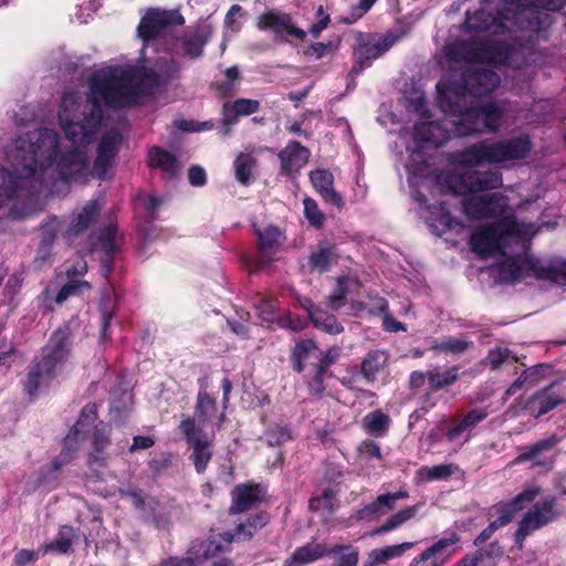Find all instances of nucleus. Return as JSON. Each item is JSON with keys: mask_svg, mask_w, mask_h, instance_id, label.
<instances>
[{"mask_svg": "<svg viewBox=\"0 0 566 566\" xmlns=\"http://www.w3.org/2000/svg\"><path fill=\"white\" fill-rule=\"evenodd\" d=\"M59 134L50 128H40L20 136L8 154L12 167L0 165V207L12 199L19 189L18 179L42 175L57 158Z\"/></svg>", "mask_w": 566, "mask_h": 566, "instance_id": "nucleus-1", "label": "nucleus"}, {"mask_svg": "<svg viewBox=\"0 0 566 566\" xmlns=\"http://www.w3.org/2000/svg\"><path fill=\"white\" fill-rule=\"evenodd\" d=\"M453 193L464 196L462 207L470 220L501 217L507 208V197L500 192L475 195L478 192L501 188L502 174L499 170H468L449 177Z\"/></svg>", "mask_w": 566, "mask_h": 566, "instance_id": "nucleus-2", "label": "nucleus"}, {"mask_svg": "<svg viewBox=\"0 0 566 566\" xmlns=\"http://www.w3.org/2000/svg\"><path fill=\"white\" fill-rule=\"evenodd\" d=\"M438 105L448 115L454 116L453 132L459 137L497 133L504 123L505 108L496 101L467 105L459 90L441 91L437 84Z\"/></svg>", "mask_w": 566, "mask_h": 566, "instance_id": "nucleus-3", "label": "nucleus"}, {"mask_svg": "<svg viewBox=\"0 0 566 566\" xmlns=\"http://www.w3.org/2000/svg\"><path fill=\"white\" fill-rule=\"evenodd\" d=\"M74 333L70 322L63 323L49 336L39 354L33 357L23 381V391L35 397L43 384L53 381L72 357Z\"/></svg>", "mask_w": 566, "mask_h": 566, "instance_id": "nucleus-4", "label": "nucleus"}, {"mask_svg": "<svg viewBox=\"0 0 566 566\" xmlns=\"http://www.w3.org/2000/svg\"><path fill=\"white\" fill-rule=\"evenodd\" d=\"M340 354L338 346L321 350L314 339L298 338L291 349L290 363L294 373H304L310 392L321 397L326 389L325 380L333 376L329 368L338 361Z\"/></svg>", "mask_w": 566, "mask_h": 566, "instance_id": "nucleus-5", "label": "nucleus"}, {"mask_svg": "<svg viewBox=\"0 0 566 566\" xmlns=\"http://www.w3.org/2000/svg\"><path fill=\"white\" fill-rule=\"evenodd\" d=\"M533 149V142L527 134L493 143L478 142L457 154V161L462 167L474 168L484 164H501L525 159Z\"/></svg>", "mask_w": 566, "mask_h": 566, "instance_id": "nucleus-6", "label": "nucleus"}, {"mask_svg": "<svg viewBox=\"0 0 566 566\" xmlns=\"http://www.w3.org/2000/svg\"><path fill=\"white\" fill-rule=\"evenodd\" d=\"M130 83L132 74L128 71L117 73L113 67L96 71L88 80L87 98L104 103L111 108L125 107L138 96Z\"/></svg>", "mask_w": 566, "mask_h": 566, "instance_id": "nucleus-7", "label": "nucleus"}, {"mask_svg": "<svg viewBox=\"0 0 566 566\" xmlns=\"http://www.w3.org/2000/svg\"><path fill=\"white\" fill-rule=\"evenodd\" d=\"M566 4V0H504L501 18L515 23L528 22L530 27L539 28L548 14L543 11H558Z\"/></svg>", "mask_w": 566, "mask_h": 566, "instance_id": "nucleus-8", "label": "nucleus"}, {"mask_svg": "<svg viewBox=\"0 0 566 566\" xmlns=\"http://www.w3.org/2000/svg\"><path fill=\"white\" fill-rule=\"evenodd\" d=\"M396 41L397 36L394 33H387L381 36L373 33H359L353 52L354 65L349 74L359 75L371 65L374 60L389 51Z\"/></svg>", "mask_w": 566, "mask_h": 566, "instance_id": "nucleus-9", "label": "nucleus"}, {"mask_svg": "<svg viewBox=\"0 0 566 566\" xmlns=\"http://www.w3.org/2000/svg\"><path fill=\"white\" fill-rule=\"evenodd\" d=\"M179 429L184 434L186 443L192 450L189 460L192 462L196 472L198 474L205 473L213 457L212 441L197 426L195 418L187 417L184 419L179 424Z\"/></svg>", "mask_w": 566, "mask_h": 566, "instance_id": "nucleus-10", "label": "nucleus"}, {"mask_svg": "<svg viewBox=\"0 0 566 566\" xmlns=\"http://www.w3.org/2000/svg\"><path fill=\"white\" fill-rule=\"evenodd\" d=\"M462 84L454 87L442 88V92L449 90H459L465 99V93L474 98H482L490 96L500 85L501 76L493 70L473 66L465 70L462 74Z\"/></svg>", "mask_w": 566, "mask_h": 566, "instance_id": "nucleus-11", "label": "nucleus"}, {"mask_svg": "<svg viewBox=\"0 0 566 566\" xmlns=\"http://www.w3.org/2000/svg\"><path fill=\"white\" fill-rule=\"evenodd\" d=\"M185 18L178 10H161L150 8L142 17L137 34L144 44H149L166 32L169 27L182 25Z\"/></svg>", "mask_w": 566, "mask_h": 566, "instance_id": "nucleus-12", "label": "nucleus"}, {"mask_svg": "<svg viewBox=\"0 0 566 566\" xmlns=\"http://www.w3.org/2000/svg\"><path fill=\"white\" fill-rule=\"evenodd\" d=\"M565 402L566 396L560 389L559 381H553L531 395L525 401L524 409L531 416L539 418Z\"/></svg>", "mask_w": 566, "mask_h": 566, "instance_id": "nucleus-13", "label": "nucleus"}, {"mask_svg": "<svg viewBox=\"0 0 566 566\" xmlns=\"http://www.w3.org/2000/svg\"><path fill=\"white\" fill-rule=\"evenodd\" d=\"M266 496V489L254 481L238 484L231 491V504L228 509L230 515L252 510L258 504L262 503Z\"/></svg>", "mask_w": 566, "mask_h": 566, "instance_id": "nucleus-14", "label": "nucleus"}, {"mask_svg": "<svg viewBox=\"0 0 566 566\" xmlns=\"http://www.w3.org/2000/svg\"><path fill=\"white\" fill-rule=\"evenodd\" d=\"M280 230L273 226L266 227L263 231L258 230L259 254L245 260V265L251 273L262 271L272 262L273 254L277 251L280 245Z\"/></svg>", "mask_w": 566, "mask_h": 566, "instance_id": "nucleus-15", "label": "nucleus"}, {"mask_svg": "<svg viewBox=\"0 0 566 566\" xmlns=\"http://www.w3.org/2000/svg\"><path fill=\"white\" fill-rule=\"evenodd\" d=\"M120 137L104 135L97 145V156L93 163L91 175L98 180L113 177V166L118 153Z\"/></svg>", "mask_w": 566, "mask_h": 566, "instance_id": "nucleus-16", "label": "nucleus"}, {"mask_svg": "<svg viewBox=\"0 0 566 566\" xmlns=\"http://www.w3.org/2000/svg\"><path fill=\"white\" fill-rule=\"evenodd\" d=\"M460 541L457 533L443 537L419 554L409 566H443L457 552L454 545Z\"/></svg>", "mask_w": 566, "mask_h": 566, "instance_id": "nucleus-17", "label": "nucleus"}, {"mask_svg": "<svg viewBox=\"0 0 566 566\" xmlns=\"http://www.w3.org/2000/svg\"><path fill=\"white\" fill-rule=\"evenodd\" d=\"M271 522V514L261 510L248 515L244 521L239 522L232 531L220 533L223 541L231 545L233 542H248Z\"/></svg>", "mask_w": 566, "mask_h": 566, "instance_id": "nucleus-18", "label": "nucleus"}, {"mask_svg": "<svg viewBox=\"0 0 566 566\" xmlns=\"http://www.w3.org/2000/svg\"><path fill=\"white\" fill-rule=\"evenodd\" d=\"M562 441V437L552 434L545 439L535 442L532 446H526L522 449V452L516 457L517 463L532 462L534 467H552L555 458L548 457Z\"/></svg>", "mask_w": 566, "mask_h": 566, "instance_id": "nucleus-19", "label": "nucleus"}, {"mask_svg": "<svg viewBox=\"0 0 566 566\" xmlns=\"http://www.w3.org/2000/svg\"><path fill=\"white\" fill-rule=\"evenodd\" d=\"M87 167L88 160L86 153L77 148L64 151L56 161V172L60 179L65 182L82 179Z\"/></svg>", "mask_w": 566, "mask_h": 566, "instance_id": "nucleus-20", "label": "nucleus"}, {"mask_svg": "<svg viewBox=\"0 0 566 566\" xmlns=\"http://www.w3.org/2000/svg\"><path fill=\"white\" fill-rule=\"evenodd\" d=\"M311 151L297 140H290L281 149L277 157L280 159V174L285 177H294L308 163Z\"/></svg>", "mask_w": 566, "mask_h": 566, "instance_id": "nucleus-21", "label": "nucleus"}, {"mask_svg": "<svg viewBox=\"0 0 566 566\" xmlns=\"http://www.w3.org/2000/svg\"><path fill=\"white\" fill-rule=\"evenodd\" d=\"M503 238V231L499 224H489L481 228L470 235L469 243L471 250L481 259L489 258L494 251L500 249Z\"/></svg>", "mask_w": 566, "mask_h": 566, "instance_id": "nucleus-22", "label": "nucleus"}, {"mask_svg": "<svg viewBox=\"0 0 566 566\" xmlns=\"http://www.w3.org/2000/svg\"><path fill=\"white\" fill-rule=\"evenodd\" d=\"M98 417L97 405L95 402L86 403L74 426L71 428L67 436L64 438L63 448L69 451H76L78 443L84 439L85 433L92 426H95V421Z\"/></svg>", "mask_w": 566, "mask_h": 566, "instance_id": "nucleus-23", "label": "nucleus"}, {"mask_svg": "<svg viewBox=\"0 0 566 566\" xmlns=\"http://www.w3.org/2000/svg\"><path fill=\"white\" fill-rule=\"evenodd\" d=\"M112 427L108 423L99 421L94 426L92 437V452L87 458V465L91 470L105 468L107 458L104 455L105 450L111 446Z\"/></svg>", "mask_w": 566, "mask_h": 566, "instance_id": "nucleus-24", "label": "nucleus"}, {"mask_svg": "<svg viewBox=\"0 0 566 566\" xmlns=\"http://www.w3.org/2000/svg\"><path fill=\"white\" fill-rule=\"evenodd\" d=\"M209 41V33L202 27H197L187 31L180 39H175L174 42L166 48V51L175 52L177 44L180 42L182 54L189 59H198L203 54V48Z\"/></svg>", "mask_w": 566, "mask_h": 566, "instance_id": "nucleus-25", "label": "nucleus"}, {"mask_svg": "<svg viewBox=\"0 0 566 566\" xmlns=\"http://www.w3.org/2000/svg\"><path fill=\"white\" fill-rule=\"evenodd\" d=\"M515 54V46L505 41L480 43V62H486L492 65L512 66Z\"/></svg>", "mask_w": 566, "mask_h": 566, "instance_id": "nucleus-26", "label": "nucleus"}, {"mask_svg": "<svg viewBox=\"0 0 566 566\" xmlns=\"http://www.w3.org/2000/svg\"><path fill=\"white\" fill-rule=\"evenodd\" d=\"M229 549L230 545L223 541L219 533L208 538H196L191 541L187 549V555H189L192 563L196 564V562L207 560Z\"/></svg>", "mask_w": 566, "mask_h": 566, "instance_id": "nucleus-27", "label": "nucleus"}, {"mask_svg": "<svg viewBox=\"0 0 566 566\" xmlns=\"http://www.w3.org/2000/svg\"><path fill=\"white\" fill-rule=\"evenodd\" d=\"M310 180L322 199L338 209L345 205L343 197L334 189V176L327 169H315L310 172Z\"/></svg>", "mask_w": 566, "mask_h": 566, "instance_id": "nucleus-28", "label": "nucleus"}, {"mask_svg": "<svg viewBox=\"0 0 566 566\" xmlns=\"http://www.w3.org/2000/svg\"><path fill=\"white\" fill-rule=\"evenodd\" d=\"M291 20L289 14H277L273 11H269L259 17L256 25L260 30H272L276 35H282V33L285 32L289 35L304 40L306 32L293 25Z\"/></svg>", "mask_w": 566, "mask_h": 566, "instance_id": "nucleus-29", "label": "nucleus"}, {"mask_svg": "<svg viewBox=\"0 0 566 566\" xmlns=\"http://www.w3.org/2000/svg\"><path fill=\"white\" fill-rule=\"evenodd\" d=\"M528 270L537 280L566 285V259H554L547 263L539 260L528 262Z\"/></svg>", "mask_w": 566, "mask_h": 566, "instance_id": "nucleus-30", "label": "nucleus"}, {"mask_svg": "<svg viewBox=\"0 0 566 566\" xmlns=\"http://www.w3.org/2000/svg\"><path fill=\"white\" fill-rule=\"evenodd\" d=\"M339 260L337 245L327 241H321L316 249L308 255V268L313 272L326 273Z\"/></svg>", "mask_w": 566, "mask_h": 566, "instance_id": "nucleus-31", "label": "nucleus"}, {"mask_svg": "<svg viewBox=\"0 0 566 566\" xmlns=\"http://www.w3.org/2000/svg\"><path fill=\"white\" fill-rule=\"evenodd\" d=\"M99 212L97 200H90L72 220L64 234L66 239L73 240L84 233L97 220Z\"/></svg>", "mask_w": 566, "mask_h": 566, "instance_id": "nucleus-32", "label": "nucleus"}, {"mask_svg": "<svg viewBox=\"0 0 566 566\" xmlns=\"http://www.w3.org/2000/svg\"><path fill=\"white\" fill-rule=\"evenodd\" d=\"M503 555L502 546L494 541L473 553L464 555L457 566H495L496 560Z\"/></svg>", "mask_w": 566, "mask_h": 566, "instance_id": "nucleus-33", "label": "nucleus"}, {"mask_svg": "<svg viewBox=\"0 0 566 566\" xmlns=\"http://www.w3.org/2000/svg\"><path fill=\"white\" fill-rule=\"evenodd\" d=\"M533 259L511 256L499 264V279L502 283L513 284L528 275V262Z\"/></svg>", "mask_w": 566, "mask_h": 566, "instance_id": "nucleus-34", "label": "nucleus"}, {"mask_svg": "<svg viewBox=\"0 0 566 566\" xmlns=\"http://www.w3.org/2000/svg\"><path fill=\"white\" fill-rule=\"evenodd\" d=\"M428 210L430 212L428 226L431 228L433 233L442 235L452 230L457 224L455 219L450 213L447 202L442 201L437 206H429Z\"/></svg>", "mask_w": 566, "mask_h": 566, "instance_id": "nucleus-35", "label": "nucleus"}, {"mask_svg": "<svg viewBox=\"0 0 566 566\" xmlns=\"http://www.w3.org/2000/svg\"><path fill=\"white\" fill-rule=\"evenodd\" d=\"M527 512L542 527L557 521L562 515L557 507V499L553 495L535 502Z\"/></svg>", "mask_w": 566, "mask_h": 566, "instance_id": "nucleus-36", "label": "nucleus"}, {"mask_svg": "<svg viewBox=\"0 0 566 566\" xmlns=\"http://www.w3.org/2000/svg\"><path fill=\"white\" fill-rule=\"evenodd\" d=\"M75 530L67 524L61 525L55 538L42 545L43 554L55 553L59 555H69L73 553V542Z\"/></svg>", "mask_w": 566, "mask_h": 566, "instance_id": "nucleus-37", "label": "nucleus"}, {"mask_svg": "<svg viewBox=\"0 0 566 566\" xmlns=\"http://www.w3.org/2000/svg\"><path fill=\"white\" fill-rule=\"evenodd\" d=\"M389 355L386 350H369L360 364V373L367 382L375 381L377 375L387 366Z\"/></svg>", "mask_w": 566, "mask_h": 566, "instance_id": "nucleus-38", "label": "nucleus"}, {"mask_svg": "<svg viewBox=\"0 0 566 566\" xmlns=\"http://www.w3.org/2000/svg\"><path fill=\"white\" fill-rule=\"evenodd\" d=\"M327 554V549L324 545L318 543H308L294 551L289 559L285 562V566H305L314 563Z\"/></svg>", "mask_w": 566, "mask_h": 566, "instance_id": "nucleus-39", "label": "nucleus"}, {"mask_svg": "<svg viewBox=\"0 0 566 566\" xmlns=\"http://www.w3.org/2000/svg\"><path fill=\"white\" fill-rule=\"evenodd\" d=\"M200 389L197 394L195 413L201 423H206L218 411L217 400L207 391L206 379H199Z\"/></svg>", "mask_w": 566, "mask_h": 566, "instance_id": "nucleus-40", "label": "nucleus"}, {"mask_svg": "<svg viewBox=\"0 0 566 566\" xmlns=\"http://www.w3.org/2000/svg\"><path fill=\"white\" fill-rule=\"evenodd\" d=\"M459 369V366L452 365L444 370L438 367L428 370L427 378L431 391H439L457 382L460 377Z\"/></svg>", "mask_w": 566, "mask_h": 566, "instance_id": "nucleus-41", "label": "nucleus"}, {"mask_svg": "<svg viewBox=\"0 0 566 566\" xmlns=\"http://www.w3.org/2000/svg\"><path fill=\"white\" fill-rule=\"evenodd\" d=\"M446 56L451 62H480V44L457 42L447 46Z\"/></svg>", "mask_w": 566, "mask_h": 566, "instance_id": "nucleus-42", "label": "nucleus"}, {"mask_svg": "<svg viewBox=\"0 0 566 566\" xmlns=\"http://www.w3.org/2000/svg\"><path fill=\"white\" fill-rule=\"evenodd\" d=\"M148 161L149 166L154 168H160L165 172L175 176L178 171V160L177 157L158 146H154L148 153Z\"/></svg>", "mask_w": 566, "mask_h": 566, "instance_id": "nucleus-43", "label": "nucleus"}, {"mask_svg": "<svg viewBox=\"0 0 566 566\" xmlns=\"http://www.w3.org/2000/svg\"><path fill=\"white\" fill-rule=\"evenodd\" d=\"M547 367V365L538 364L524 369L517 379L507 388L506 395L513 396L524 386H535L544 377V371Z\"/></svg>", "mask_w": 566, "mask_h": 566, "instance_id": "nucleus-44", "label": "nucleus"}, {"mask_svg": "<svg viewBox=\"0 0 566 566\" xmlns=\"http://www.w3.org/2000/svg\"><path fill=\"white\" fill-rule=\"evenodd\" d=\"M412 543H402L384 548H375L368 554V565H381L388 560L401 556L406 551L412 547Z\"/></svg>", "mask_w": 566, "mask_h": 566, "instance_id": "nucleus-45", "label": "nucleus"}, {"mask_svg": "<svg viewBox=\"0 0 566 566\" xmlns=\"http://www.w3.org/2000/svg\"><path fill=\"white\" fill-rule=\"evenodd\" d=\"M418 513V506H407L403 510H400L399 512L392 514L389 516L382 525L378 526L373 531V535H382L385 533L391 532L398 527H400L402 524L408 522L409 520L413 518Z\"/></svg>", "mask_w": 566, "mask_h": 566, "instance_id": "nucleus-46", "label": "nucleus"}, {"mask_svg": "<svg viewBox=\"0 0 566 566\" xmlns=\"http://www.w3.org/2000/svg\"><path fill=\"white\" fill-rule=\"evenodd\" d=\"M473 342L468 339L465 335L461 338L455 336H447L443 340L436 343L431 346V350L436 353L458 355L467 352L473 347Z\"/></svg>", "mask_w": 566, "mask_h": 566, "instance_id": "nucleus-47", "label": "nucleus"}, {"mask_svg": "<svg viewBox=\"0 0 566 566\" xmlns=\"http://www.w3.org/2000/svg\"><path fill=\"white\" fill-rule=\"evenodd\" d=\"M313 326L319 331H323L331 335H337L343 333L344 327L337 319V317L322 308L312 314L310 319Z\"/></svg>", "mask_w": 566, "mask_h": 566, "instance_id": "nucleus-48", "label": "nucleus"}, {"mask_svg": "<svg viewBox=\"0 0 566 566\" xmlns=\"http://www.w3.org/2000/svg\"><path fill=\"white\" fill-rule=\"evenodd\" d=\"M389 416L381 410L371 411L364 418V426L367 432L374 437H384L389 429Z\"/></svg>", "mask_w": 566, "mask_h": 566, "instance_id": "nucleus-49", "label": "nucleus"}, {"mask_svg": "<svg viewBox=\"0 0 566 566\" xmlns=\"http://www.w3.org/2000/svg\"><path fill=\"white\" fill-rule=\"evenodd\" d=\"M59 118L67 139L73 144H80L86 140L91 132L86 125L82 122L64 120L62 113L60 112Z\"/></svg>", "mask_w": 566, "mask_h": 566, "instance_id": "nucleus-50", "label": "nucleus"}, {"mask_svg": "<svg viewBox=\"0 0 566 566\" xmlns=\"http://www.w3.org/2000/svg\"><path fill=\"white\" fill-rule=\"evenodd\" d=\"M516 360V356L509 348L497 346L489 350L484 364L492 370H497L504 364H513Z\"/></svg>", "mask_w": 566, "mask_h": 566, "instance_id": "nucleus-51", "label": "nucleus"}, {"mask_svg": "<svg viewBox=\"0 0 566 566\" xmlns=\"http://www.w3.org/2000/svg\"><path fill=\"white\" fill-rule=\"evenodd\" d=\"M254 159L247 154H239L234 159V174L235 179L244 186H248L252 181V166L254 164Z\"/></svg>", "mask_w": 566, "mask_h": 566, "instance_id": "nucleus-52", "label": "nucleus"}, {"mask_svg": "<svg viewBox=\"0 0 566 566\" xmlns=\"http://www.w3.org/2000/svg\"><path fill=\"white\" fill-rule=\"evenodd\" d=\"M255 307L263 321L273 322L277 318L276 310L279 307V301L274 296L258 294Z\"/></svg>", "mask_w": 566, "mask_h": 566, "instance_id": "nucleus-53", "label": "nucleus"}, {"mask_svg": "<svg viewBox=\"0 0 566 566\" xmlns=\"http://www.w3.org/2000/svg\"><path fill=\"white\" fill-rule=\"evenodd\" d=\"M542 526L535 522L534 517L526 512L518 523L517 530L514 533V543L518 548L524 547L526 537L533 534L535 531L541 530Z\"/></svg>", "mask_w": 566, "mask_h": 566, "instance_id": "nucleus-54", "label": "nucleus"}, {"mask_svg": "<svg viewBox=\"0 0 566 566\" xmlns=\"http://www.w3.org/2000/svg\"><path fill=\"white\" fill-rule=\"evenodd\" d=\"M542 526L535 522L534 517L526 512L518 523L517 530L514 533V543L518 548L524 547L526 537L533 534L535 531L541 530Z\"/></svg>", "mask_w": 566, "mask_h": 566, "instance_id": "nucleus-55", "label": "nucleus"}, {"mask_svg": "<svg viewBox=\"0 0 566 566\" xmlns=\"http://www.w3.org/2000/svg\"><path fill=\"white\" fill-rule=\"evenodd\" d=\"M91 284L84 280H70L57 292L55 302L62 304L72 296H78L84 290H90Z\"/></svg>", "mask_w": 566, "mask_h": 566, "instance_id": "nucleus-56", "label": "nucleus"}, {"mask_svg": "<svg viewBox=\"0 0 566 566\" xmlns=\"http://www.w3.org/2000/svg\"><path fill=\"white\" fill-rule=\"evenodd\" d=\"M495 18L483 10L475 11L473 15H468L465 20L467 28L474 32H486L490 30Z\"/></svg>", "mask_w": 566, "mask_h": 566, "instance_id": "nucleus-57", "label": "nucleus"}, {"mask_svg": "<svg viewBox=\"0 0 566 566\" xmlns=\"http://www.w3.org/2000/svg\"><path fill=\"white\" fill-rule=\"evenodd\" d=\"M155 66L164 83L180 77V64L175 59H157Z\"/></svg>", "mask_w": 566, "mask_h": 566, "instance_id": "nucleus-58", "label": "nucleus"}, {"mask_svg": "<svg viewBox=\"0 0 566 566\" xmlns=\"http://www.w3.org/2000/svg\"><path fill=\"white\" fill-rule=\"evenodd\" d=\"M304 216L311 227L321 229L325 221V214L319 210L317 202L310 197L303 200Z\"/></svg>", "mask_w": 566, "mask_h": 566, "instance_id": "nucleus-59", "label": "nucleus"}, {"mask_svg": "<svg viewBox=\"0 0 566 566\" xmlns=\"http://www.w3.org/2000/svg\"><path fill=\"white\" fill-rule=\"evenodd\" d=\"M136 77L138 78L139 85L148 91L156 90L164 84L158 71L151 67H140L136 72Z\"/></svg>", "mask_w": 566, "mask_h": 566, "instance_id": "nucleus-60", "label": "nucleus"}, {"mask_svg": "<svg viewBox=\"0 0 566 566\" xmlns=\"http://www.w3.org/2000/svg\"><path fill=\"white\" fill-rule=\"evenodd\" d=\"M116 235L117 230L115 227H106L98 235V245L103 254L111 255L116 252Z\"/></svg>", "mask_w": 566, "mask_h": 566, "instance_id": "nucleus-61", "label": "nucleus"}, {"mask_svg": "<svg viewBox=\"0 0 566 566\" xmlns=\"http://www.w3.org/2000/svg\"><path fill=\"white\" fill-rule=\"evenodd\" d=\"M437 126L433 123H420L415 125L413 139L417 143L433 144L439 146V140L434 137L433 130Z\"/></svg>", "mask_w": 566, "mask_h": 566, "instance_id": "nucleus-62", "label": "nucleus"}, {"mask_svg": "<svg viewBox=\"0 0 566 566\" xmlns=\"http://www.w3.org/2000/svg\"><path fill=\"white\" fill-rule=\"evenodd\" d=\"M61 229V222L55 216L49 217L43 223H41V241L42 243L54 244L57 233Z\"/></svg>", "mask_w": 566, "mask_h": 566, "instance_id": "nucleus-63", "label": "nucleus"}, {"mask_svg": "<svg viewBox=\"0 0 566 566\" xmlns=\"http://www.w3.org/2000/svg\"><path fill=\"white\" fill-rule=\"evenodd\" d=\"M276 321L279 326L293 332L303 331L307 326V322L303 317L291 311H285L282 315H279Z\"/></svg>", "mask_w": 566, "mask_h": 566, "instance_id": "nucleus-64", "label": "nucleus"}]
</instances>
